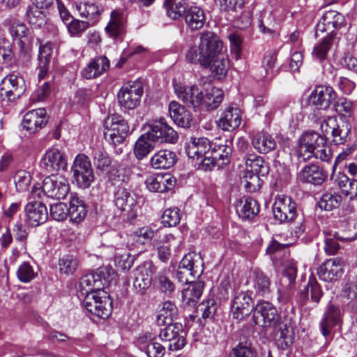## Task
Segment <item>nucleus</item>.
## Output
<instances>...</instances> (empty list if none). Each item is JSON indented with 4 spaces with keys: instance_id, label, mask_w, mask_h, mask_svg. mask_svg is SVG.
<instances>
[{
    "instance_id": "1",
    "label": "nucleus",
    "mask_w": 357,
    "mask_h": 357,
    "mask_svg": "<svg viewBox=\"0 0 357 357\" xmlns=\"http://www.w3.org/2000/svg\"><path fill=\"white\" fill-rule=\"evenodd\" d=\"M109 273L107 268H100L97 272L83 275L80 278L79 287L82 295H85L84 308L99 318L109 317L112 311V302L107 292L102 290L107 282Z\"/></svg>"
},
{
    "instance_id": "2",
    "label": "nucleus",
    "mask_w": 357,
    "mask_h": 357,
    "mask_svg": "<svg viewBox=\"0 0 357 357\" xmlns=\"http://www.w3.org/2000/svg\"><path fill=\"white\" fill-rule=\"evenodd\" d=\"M221 42L220 37L213 32L202 33L199 39L194 40L188 45L185 52L187 61L208 68L213 56L218 52Z\"/></svg>"
},
{
    "instance_id": "3",
    "label": "nucleus",
    "mask_w": 357,
    "mask_h": 357,
    "mask_svg": "<svg viewBox=\"0 0 357 357\" xmlns=\"http://www.w3.org/2000/svg\"><path fill=\"white\" fill-rule=\"evenodd\" d=\"M296 152L300 161L303 162L312 156L328 162L332 156L326 137L314 131L306 132L301 136Z\"/></svg>"
},
{
    "instance_id": "4",
    "label": "nucleus",
    "mask_w": 357,
    "mask_h": 357,
    "mask_svg": "<svg viewBox=\"0 0 357 357\" xmlns=\"http://www.w3.org/2000/svg\"><path fill=\"white\" fill-rule=\"evenodd\" d=\"M69 190L70 187L66 178L61 175H52L45 178L41 186L34 185L31 195L33 197L40 198L43 194L48 197L63 199L66 198Z\"/></svg>"
},
{
    "instance_id": "5",
    "label": "nucleus",
    "mask_w": 357,
    "mask_h": 357,
    "mask_svg": "<svg viewBox=\"0 0 357 357\" xmlns=\"http://www.w3.org/2000/svg\"><path fill=\"white\" fill-rule=\"evenodd\" d=\"M203 267L204 263L200 255L195 252L188 253L179 263L176 278L181 283H192L202 275Z\"/></svg>"
},
{
    "instance_id": "6",
    "label": "nucleus",
    "mask_w": 357,
    "mask_h": 357,
    "mask_svg": "<svg viewBox=\"0 0 357 357\" xmlns=\"http://www.w3.org/2000/svg\"><path fill=\"white\" fill-rule=\"evenodd\" d=\"M104 127L105 139L114 145L122 143L129 133V126L120 115L108 116L105 121Z\"/></svg>"
},
{
    "instance_id": "7",
    "label": "nucleus",
    "mask_w": 357,
    "mask_h": 357,
    "mask_svg": "<svg viewBox=\"0 0 357 357\" xmlns=\"http://www.w3.org/2000/svg\"><path fill=\"white\" fill-rule=\"evenodd\" d=\"M252 319L256 325L264 328H276L281 321V317L272 303L260 301L255 307Z\"/></svg>"
},
{
    "instance_id": "8",
    "label": "nucleus",
    "mask_w": 357,
    "mask_h": 357,
    "mask_svg": "<svg viewBox=\"0 0 357 357\" xmlns=\"http://www.w3.org/2000/svg\"><path fill=\"white\" fill-rule=\"evenodd\" d=\"M114 202L115 206L127 216L129 220L135 219L137 216L139 206L136 195L130 189L119 186L114 192Z\"/></svg>"
},
{
    "instance_id": "9",
    "label": "nucleus",
    "mask_w": 357,
    "mask_h": 357,
    "mask_svg": "<svg viewBox=\"0 0 357 357\" xmlns=\"http://www.w3.org/2000/svg\"><path fill=\"white\" fill-rule=\"evenodd\" d=\"M73 178L82 188H89L94 180V173L89 157L84 154L76 156L72 166Z\"/></svg>"
},
{
    "instance_id": "10",
    "label": "nucleus",
    "mask_w": 357,
    "mask_h": 357,
    "mask_svg": "<svg viewBox=\"0 0 357 357\" xmlns=\"http://www.w3.org/2000/svg\"><path fill=\"white\" fill-rule=\"evenodd\" d=\"M143 93L141 82L130 81L122 86L118 93V100L122 107L133 109L139 105Z\"/></svg>"
},
{
    "instance_id": "11",
    "label": "nucleus",
    "mask_w": 357,
    "mask_h": 357,
    "mask_svg": "<svg viewBox=\"0 0 357 357\" xmlns=\"http://www.w3.org/2000/svg\"><path fill=\"white\" fill-rule=\"evenodd\" d=\"M255 305L248 291L236 292L231 302L230 308L234 319L243 321L253 312Z\"/></svg>"
},
{
    "instance_id": "12",
    "label": "nucleus",
    "mask_w": 357,
    "mask_h": 357,
    "mask_svg": "<svg viewBox=\"0 0 357 357\" xmlns=\"http://www.w3.org/2000/svg\"><path fill=\"white\" fill-rule=\"evenodd\" d=\"M273 212L275 219L281 223L293 222L297 215V205L291 197L279 195L275 199Z\"/></svg>"
},
{
    "instance_id": "13",
    "label": "nucleus",
    "mask_w": 357,
    "mask_h": 357,
    "mask_svg": "<svg viewBox=\"0 0 357 357\" xmlns=\"http://www.w3.org/2000/svg\"><path fill=\"white\" fill-rule=\"evenodd\" d=\"M167 326L160 332L159 337L164 342H168V348L171 351L182 349L185 344V332L180 323L165 324Z\"/></svg>"
},
{
    "instance_id": "14",
    "label": "nucleus",
    "mask_w": 357,
    "mask_h": 357,
    "mask_svg": "<svg viewBox=\"0 0 357 357\" xmlns=\"http://www.w3.org/2000/svg\"><path fill=\"white\" fill-rule=\"evenodd\" d=\"M24 91L23 78L15 74L7 75L0 84V96L3 98H7L8 101L19 98Z\"/></svg>"
},
{
    "instance_id": "15",
    "label": "nucleus",
    "mask_w": 357,
    "mask_h": 357,
    "mask_svg": "<svg viewBox=\"0 0 357 357\" xmlns=\"http://www.w3.org/2000/svg\"><path fill=\"white\" fill-rule=\"evenodd\" d=\"M147 132L157 143L174 144L178 138L177 132L170 127L164 119L154 121L149 126Z\"/></svg>"
},
{
    "instance_id": "16",
    "label": "nucleus",
    "mask_w": 357,
    "mask_h": 357,
    "mask_svg": "<svg viewBox=\"0 0 357 357\" xmlns=\"http://www.w3.org/2000/svg\"><path fill=\"white\" fill-rule=\"evenodd\" d=\"M40 166L49 173L64 170L67 167L66 155L56 148L49 149L41 159Z\"/></svg>"
},
{
    "instance_id": "17",
    "label": "nucleus",
    "mask_w": 357,
    "mask_h": 357,
    "mask_svg": "<svg viewBox=\"0 0 357 357\" xmlns=\"http://www.w3.org/2000/svg\"><path fill=\"white\" fill-rule=\"evenodd\" d=\"M126 17L122 11L112 10L105 31L110 38L122 41L126 33Z\"/></svg>"
},
{
    "instance_id": "18",
    "label": "nucleus",
    "mask_w": 357,
    "mask_h": 357,
    "mask_svg": "<svg viewBox=\"0 0 357 357\" xmlns=\"http://www.w3.org/2000/svg\"><path fill=\"white\" fill-rule=\"evenodd\" d=\"M47 122L46 111L39 108L27 112L23 117L22 127L29 133H36L42 129Z\"/></svg>"
},
{
    "instance_id": "19",
    "label": "nucleus",
    "mask_w": 357,
    "mask_h": 357,
    "mask_svg": "<svg viewBox=\"0 0 357 357\" xmlns=\"http://www.w3.org/2000/svg\"><path fill=\"white\" fill-rule=\"evenodd\" d=\"M344 22V17L340 13L332 10L326 11L317 24L316 35L318 36L319 32H328V35L334 37V29L339 28Z\"/></svg>"
},
{
    "instance_id": "20",
    "label": "nucleus",
    "mask_w": 357,
    "mask_h": 357,
    "mask_svg": "<svg viewBox=\"0 0 357 357\" xmlns=\"http://www.w3.org/2000/svg\"><path fill=\"white\" fill-rule=\"evenodd\" d=\"M343 261L339 258L326 260L318 268L319 278L326 282H332L340 278L343 273Z\"/></svg>"
},
{
    "instance_id": "21",
    "label": "nucleus",
    "mask_w": 357,
    "mask_h": 357,
    "mask_svg": "<svg viewBox=\"0 0 357 357\" xmlns=\"http://www.w3.org/2000/svg\"><path fill=\"white\" fill-rule=\"evenodd\" d=\"M174 91L178 98L189 106L195 108L201 107L203 93L197 86H185L181 84H176Z\"/></svg>"
},
{
    "instance_id": "22",
    "label": "nucleus",
    "mask_w": 357,
    "mask_h": 357,
    "mask_svg": "<svg viewBox=\"0 0 357 357\" xmlns=\"http://www.w3.org/2000/svg\"><path fill=\"white\" fill-rule=\"evenodd\" d=\"M336 92L329 86H317L310 95V100L314 105L319 109H328L336 99Z\"/></svg>"
},
{
    "instance_id": "23",
    "label": "nucleus",
    "mask_w": 357,
    "mask_h": 357,
    "mask_svg": "<svg viewBox=\"0 0 357 357\" xmlns=\"http://www.w3.org/2000/svg\"><path fill=\"white\" fill-rule=\"evenodd\" d=\"M27 222L33 227L43 224L47 219V210L40 202L32 201L24 207Z\"/></svg>"
},
{
    "instance_id": "24",
    "label": "nucleus",
    "mask_w": 357,
    "mask_h": 357,
    "mask_svg": "<svg viewBox=\"0 0 357 357\" xmlns=\"http://www.w3.org/2000/svg\"><path fill=\"white\" fill-rule=\"evenodd\" d=\"M211 149V142L206 137H191L185 146L188 156L197 161L202 158L204 154H207Z\"/></svg>"
},
{
    "instance_id": "25",
    "label": "nucleus",
    "mask_w": 357,
    "mask_h": 357,
    "mask_svg": "<svg viewBox=\"0 0 357 357\" xmlns=\"http://www.w3.org/2000/svg\"><path fill=\"white\" fill-rule=\"evenodd\" d=\"M146 184L151 191L164 192L174 187L176 179L170 174H158L147 178Z\"/></svg>"
},
{
    "instance_id": "26",
    "label": "nucleus",
    "mask_w": 357,
    "mask_h": 357,
    "mask_svg": "<svg viewBox=\"0 0 357 357\" xmlns=\"http://www.w3.org/2000/svg\"><path fill=\"white\" fill-rule=\"evenodd\" d=\"M298 177L300 181L303 183L319 185L325 181L327 174L322 167L314 164H311L305 166L301 169Z\"/></svg>"
},
{
    "instance_id": "27",
    "label": "nucleus",
    "mask_w": 357,
    "mask_h": 357,
    "mask_svg": "<svg viewBox=\"0 0 357 357\" xmlns=\"http://www.w3.org/2000/svg\"><path fill=\"white\" fill-rule=\"evenodd\" d=\"M341 316V310L338 306L331 303L328 305L320 322V327L324 336L327 337L331 334L333 328L340 322Z\"/></svg>"
},
{
    "instance_id": "28",
    "label": "nucleus",
    "mask_w": 357,
    "mask_h": 357,
    "mask_svg": "<svg viewBox=\"0 0 357 357\" xmlns=\"http://www.w3.org/2000/svg\"><path fill=\"white\" fill-rule=\"evenodd\" d=\"M110 63L105 56H96L82 70V75L86 79H94L106 72Z\"/></svg>"
},
{
    "instance_id": "29",
    "label": "nucleus",
    "mask_w": 357,
    "mask_h": 357,
    "mask_svg": "<svg viewBox=\"0 0 357 357\" xmlns=\"http://www.w3.org/2000/svg\"><path fill=\"white\" fill-rule=\"evenodd\" d=\"M241 123V111L238 107L229 106L222 114L219 126L224 130L232 131Z\"/></svg>"
},
{
    "instance_id": "30",
    "label": "nucleus",
    "mask_w": 357,
    "mask_h": 357,
    "mask_svg": "<svg viewBox=\"0 0 357 357\" xmlns=\"http://www.w3.org/2000/svg\"><path fill=\"white\" fill-rule=\"evenodd\" d=\"M177 160L176 153L170 150L162 149L155 153L151 158L150 163L156 169H167L173 167Z\"/></svg>"
},
{
    "instance_id": "31",
    "label": "nucleus",
    "mask_w": 357,
    "mask_h": 357,
    "mask_svg": "<svg viewBox=\"0 0 357 357\" xmlns=\"http://www.w3.org/2000/svg\"><path fill=\"white\" fill-rule=\"evenodd\" d=\"M169 112L174 122L181 128H188L192 120L190 113L181 105L172 101L169 105Z\"/></svg>"
},
{
    "instance_id": "32",
    "label": "nucleus",
    "mask_w": 357,
    "mask_h": 357,
    "mask_svg": "<svg viewBox=\"0 0 357 357\" xmlns=\"http://www.w3.org/2000/svg\"><path fill=\"white\" fill-rule=\"evenodd\" d=\"M310 294V300L315 305H317L323 296V291L319 284L315 279H310L307 286L300 291L298 301L301 305H304L308 301V294Z\"/></svg>"
},
{
    "instance_id": "33",
    "label": "nucleus",
    "mask_w": 357,
    "mask_h": 357,
    "mask_svg": "<svg viewBox=\"0 0 357 357\" xmlns=\"http://www.w3.org/2000/svg\"><path fill=\"white\" fill-rule=\"evenodd\" d=\"M218 52L213 56L211 64L208 68H210L212 73L218 76L219 79H221L227 75L229 68V60L227 55L223 50L222 41L220 43V47Z\"/></svg>"
},
{
    "instance_id": "34",
    "label": "nucleus",
    "mask_w": 357,
    "mask_h": 357,
    "mask_svg": "<svg viewBox=\"0 0 357 357\" xmlns=\"http://www.w3.org/2000/svg\"><path fill=\"white\" fill-rule=\"evenodd\" d=\"M236 211L243 219H252L259 211V206L257 202L250 197H243L236 206Z\"/></svg>"
},
{
    "instance_id": "35",
    "label": "nucleus",
    "mask_w": 357,
    "mask_h": 357,
    "mask_svg": "<svg viewBox=\"0 0 357 357\" xmlns=\"http://www.w3.org/2000/svg\"><path fill=\"white\" fill-rule=\"evenodd\" d=\"M157 142L146 132L135 144L134 154L138 160L146 158L155 148Z\"/></svg>"
},
{
    "instance_id": "36",
    "label": "nucleus",
    "mask_w": 357,
    "mask_h": 357,
    "mask_svg": "<svg viewBox=\"0 0 357 357\" xmlns=\"http://www.w3.org/2000/svg\"><path fill=\"white\" fill-rule=\"evenodd\" d=\"M275 328H278L275 332L277 346L281 349H287L294 342V333L293 328L287 324H281V321Z\"/></svg>"
},
{
    "instance_id": "37",
    "label": "nucleus",
    "mask_w": 357,
    "mask_h": 357,
    "mask_svg": "<svg viewBox=\"0 0 357 357\" xmlns=\"http://www.w3.org/2000/svg\"><path fill=\"white\" fill-rule=\"evenodd\" d=\"M231 152V147L220 139L218 142H215L212 149H210L211 157H213V160L218 162V168L229 163Z\"/></svg>"
},
{
    "instance_id": "38",
    "label": "nucleus",
    "mask_w": 357,
    "mask_h": 357,
    "mask_svg": "<svg viewBox=\"0 0 357 357\" xmlns=\"http://www.w3.org/2000/svg\"><path fill=\"white\" fill-rule=\"evenodd\" d=\"M177 317L178 308L176 305L172 301H165L158 312L156 323L158 326L173 324Z\"/></svg>"
},
{
    "instance_id": "39",
    "label": "nucleus",
    "mask_w": 357,
    "mask_h": 357,
    "mask_svg": "<svg viewBox=\"0 0 357 357\" xmlns=\"http://www.w3.org/2000/svg\"><path fill=\"white\" fill-rule=\"evenodd\" d=\"M187 26L192 30L202 29L206 22V16L204 10L197 6L188 8L184 15Z\"/></svg>"
},
{
    "instance_id": "40",
    "label": "nucleus",
    "mask_w": 357,
    "mask_h": 357,
    "mask_svg": "<svg viewBox=\"0 0 357 357\" xmlns=\"http://www.w3.org/2000/svg\"><path fill=\"white\" fill-rule=\"evenodd\" d=\"M252 144L254 148L261 153H268L275 148L274 138L266 132H257L253 135Z\"/></svg>"
},
{
    "instance_id": "41",
    "label": "nucleus",
    "mask_w": 357,
    "mask_h": 357,
    "mask_svg": "<svg viewBox=\"0 0 357 357\" xmlns=\"http://www.w3.org/2000/svg\"><path fill=\"white\" fill-rule=\"evenodd\" d=\"M45 8L30 4L26 10V20L33 28H42L47 23Z\"/></svg>"
},
{
    "instance_id": "42",
    "label": "nucleus",
    "mask_w": 357,
    "mask_h": 357,
    "mask_svg": "<svg viewBox=\"0 0 357 357\" xmlns=\"http://www.w3.org/2000/svg\"><path fill=\"white\" fill-rule=\"evenodd\" d=\"M245 171L254 172L260 176H266L269 172V164L259 155H250L245 160Z\"/></svg>"
},
{
    "instance_id": "43",
    "label": "nucleus",
    "mask_w": 357,
    "mask_h": 357,
    "mask_svg": "<svg viewBox=\"0 0 357 357\" xmlns=\"http://www.w3.org/2000/svg\"><path fill=\"white\" fill-rule=\"evenodd\" d=\"M223 99V91L218 88L211 87L203 95L201 107L206 110H213L218 107Z\"/></svg>"
},
{
    "instance_id": "44",
    "label": "nucleus",
    "mask_w": 357,
    "mask_h": 357,
    "mask_svg": "<svg viewBox=\"0 0 357 357\" xmlns=\"http://www.w3.org/2000/svg\"><path fill=\"white\" fill-rule=\"evenodd\" d=\"M86 213L87 211L82 200L77 197H71L68 208L70 220L74 222L79 223L85 218Z\"/></svg>"
},
{
    "instance_id": "45",
    "label": "nucleus",
    "mask_w": 357,
    "mask_h": 357,
    "mask_svg": "<svg viewBox=\"0 0 357 357\" xmlns=\"http://www.w3.org/2000/svg\"><path fill=\"white\" fill-rule=\"evenodd\" d=\"M333 41L334 37L333 35L325 36L319 43L314 45L312 53V57L319 62L327 59L328 52L333 44Z\"/></svg>"
},
{
    "instance_id": "46",
    "label": "nucleus",
    "mask_w": 357,
    "mask_h": 357,
    "mask_svg": "<svg viewBox=\"0 0 357 357\" xmlns=\"http://www.w3.org/2000/svg\"><path fill=\"white\" fill-rule=\"evenodd\" d=\"M253 284L258 295L264 296L270 293L271 280L261 271L258 269L254 271Z\"/></svg>"
},
{
    "instance_id": "47",
    "label": "nucleus",
    "mask_w": 357,
    "mask_h": 357,
    "mask_svg": "<svg viewBox=\"0 0 357 357\" xmlns=\"http://www.w3.org/2000/svg\"><path fill=\"white\" fill-rule=\"evenodd\" d=\"M204 289L202 282H192L190 285L183 291V298L188 305H194L200 298Z\"/></svg>"
},
{
    "instance_id": "48",
    "label": "nucleus",
    "mask_w": 357,
    "mask_h": 357,
    "mask_svg": "<svg viewBox=\"0 0 357 357\" xmlns=\"http://www.w3.org/2000/svg\"><path fill=\"white\" fill-rule=\"evenodd\" d=\"M342 197L333 191H326L323 193L319 202V207L325 211H332L340 205Z\"/></svg>"
},
{
    "instance_id": "49",
    "label": "nucleus",
    "mask_w": 357,
    "mask_h": 357,
    "mask_svg": "<svg viewBox=\"0 0 357 357\" xmlns=\"http://www.w3.org/2000/svg\"><path fill=\"white\" fill-rule=\"evenodd\" d=\"M164 6L167 16L172 20L181 17L188 10L184 3L181 1L175 3L174 0H165Z\"/></svg>"
},
{
    "instance_id": "50",
    "label": "nucleus",
    "mask_w": 357,
    "mask_h": 357,
    "mask_svg": "<svg viewBox=\"0 0 357 357\" xmlns=\"http://www.w3.org/2000/svg\"><path fill=\"white\" fill-rule=\"evenodd\" d=\"M175 238L172 234H167L164 236L158 246V255L160 260L167 262L171 256V246L175 245Z\"/></svg>"
},
{
    "instance_id": "51",
    "label": "nucleus",
    "mask_w": 357,
    "mask_h": 357,
    "mask_svg": "<svg viewBox=\"0 0 357 357\" xmlns=\"http://www.w3.org/2000/svg\"><path fill=\"white\" fill-rule=\"evenodd\" d=\"M139 349L142 351H144L149 357H162L165 352L163 345L153 340L142 342Z\"/></svg>"
},
{
    "instance_id": "52",
    "label": "nucleus",
    "mask_w": 357,
    "mask_h": 357,
    "mask_svg": "<svg viewBox=\"0 0 357 357\" xmlns=\"http://www.w3.org/2000/svg\"><path fill=\"white\" fill-rule=\"evenodd\" d=\"M254 172H245L244 176L241 178V183H243L245 189L250 192H253L257 191L261 185V180Z\"/></svg>"
},
{
    "instance_id": "53",
    "label": "nucleus",
    "mask_w": 357,
    "mask_h": 357,
    "mask_svg": "<svg viewBox=\"0 0 357 357\" xmlns=\"http://www.w3.org/2000/svg\"><path fill=\"white\" fill-rule=\"evenodd\" d=\"M13 179L17 191L22 192L28 190L31 184V176L29 172L21 169L15 172Z\"/></svg>"
},
{
    "instance_id": "54",
    "label": "nucleus",
    "mask_w": 357,
    "mask_h": 357,
    "mask_svg": "<svg viewBox=\"0 0 357 357\" xmlns=\"http://www.w3.org/2000/svg\"><path fill=\"white\" fill-rule=\"evenodd\" d=\"M112 163L111 158L106 152L97 151L93 153V164L102 173H105L110 168Z\"/></svg>"
},
{
    "instance_id": "55",
    "label": "nucleus",
    "mask_w": 357,
    "mask_h": 357,
    "mask_svg": "<svg viewBox=\"0 0 357 357\" xmlns=\"http://www.w3.org/2000/svg\"><path fill=\"white\" fill-rule=\"evenodd\" d=\"M350 128L347 126H337L333 128L331 142L335 145L343 144L349 139Z\"/></svg>"
},
{
    "instance_id": "56",
    "label": "nucleus",
    "mask_w": 357,
    "mask_h": 357,
    "mask_svg": "<svg viewBox=\"0 0 357 357\" xmlns=\"http://www.w3.org/2000/svg\"><path fill=\"white\" fill-rule=\"evenodd\" d=\"M155 267L151 261H144L139 265L134 271V276H138L139 278L152 282V275L155 271Z\"/></svg>"
},
{
    "instance_id": "57",
    "label": "nucleus",
    "mask_w": 357,
    "mask_h": 357,
    "mask_svg": "<svg viewBox=\"0 0 357 357\" xmlns=\"http://www.w3.org/2000/svg\"><path fill=\"white\" fill-rule=\"evenodd\" d=\"M59 270L66 275H71L76 271L78 261L73 255H66L59 260Z\"/></svg>"
},
{
    "instance_id": "58",
    "label": "nucleus",
    "mask_w": 357,
    "mask_h": 357,
    "mask_svg": "<svg viewBox=\"0 0 357 357\" xmlns=\"http://www.w3.org/2000/svg\"><path fill=\"white\" fill-rule=\"evenodd\" d=\"M158 288L166 295H171L175 290V284L170 278L163 273H159L155 278Z\"/></svg>"
},
{
    "instance_id": "59",
    "label": "nucleus",
    "mask_w": 357,
    "mask_h": 357,
    "mask_svg": "<svg viewBox=\"0 0 357 357\" xmlns=\"http://www.w3.org/2000/svg\"><path fill=\"white\" fill-rule=\"evenodd\" d=\"M75 8L81 17L88 19H93L100 13L98 6L93 3H77Z\"/></svg>"
},
{
    "instance_id": "60",
    "label": "nucleus",
    "mask_w": 357,
    "mask_h": 357,
    "mask_svg": "<svg viewBox=\"0 0 357 357\" xmlns=\"http://www.w3.org/2000/svg\"><path fill=\"white\" fill-rule=\"evenodd\" d=\"M159 230H154L149 226L139 228L135 231V235L137 237V241L142 244H146L153 239V237L158 236Z\"/></svg>"
},
{
    "instance_id": "61",
    "label": "nucleus",
    "mask_w": 357,
    "mask_h": 357,
    "mask_svg": "<svg viewBox=\"0 0 357 357\" xmlns=\"http://www.w3.org/2000/svg\"><path fill=\"white\" fill-rule=\"evenodd\" d=\"M13 58V45L11 43L0 36V62L8 63Z\"/></svg>"
},
{
    "instance_id": "62",
    "label": "nucleus",
    "mask_w": 357,
    "mask_h": 357,
    "mask_svg": "<svg viewBox=\"0 0 357 357\" xmlns=\"http://www.w3.org/2000/svg\"><path fill=\"white\" fill-rule=\"evenodd\" d=\"M180 220V211L177 208L166 209L162 215V222L165 226L174 227Z\"/></svg>"
},
{
    "instance_id": "63",
    "label": "nucleus",
    "mask_w": 357,
    "mask_h": 357,
    "mask_svg": "<svg viewBox=\"0 0 357 357\" xmlns=\"http://www.w3.org/2000/svg\"><path fill=\"white\" fill-rule=\"evenodd\" d=\"M334 107L337 113L344 116H350L354 111L353 102L344 97H340L334 102Z\"/></svg>"
},
{
    "instance_id": "64",
    "label": "nucleus",
    "mask_w": 357,
    "mask_h": 357,
    "mask_svg": "<svg viewBox=\"0 0 357 357\" xmlns=\"http://www.w3.org/2000/svg\"><path fill=\"white\" fill-rule=\"evenodd\" d=\"M231 357H256L255 351L247 342H240L232 349Z\"/></svg>"
}]
</instances>
